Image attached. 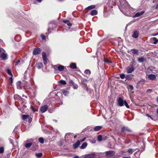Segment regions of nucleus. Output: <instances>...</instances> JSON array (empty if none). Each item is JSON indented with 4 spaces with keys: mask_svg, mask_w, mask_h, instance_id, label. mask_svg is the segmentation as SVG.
Returning <instances> with one entry per match:
<instances>
[{
    "mask_svg": "<svg viewBox=\"0 0 158 158\" xmlns=\"http://www.w3.org/2000/svg\"><path fill=\"white\" fill-rule=\"evenodd\" d=\"M4 151V148L3 147L0 148V153H3Z\"/></svg>",
    "mask_w": 158,
    "mask_h": 158,
    "instance_id": "43",
    "label": "nucleus"
},
{
    "mask_svg": "<svg viewBox=\"0 0 158 158\" xmlns=\"http://www.w3.org/2000/svg\"><path fill=\"white\" fill-rule=\"evenodd\" d=\"M133 75L132 74H129L126 76L125 77L126 79L127 80H129L132 78Z\"/></svg>",
    "mask_w": 158,
    "mask_h": 158,
    "instance_id": "19",
    "label": "nucleus"
},
{
    "mask_svg": "<svg viewBox=\"0 0 158 158\" xmlns=\"http://www.w3.org/2000/svg\"><path fill=\"white\" fill-rule=\"evenodd\" d=\"M57 101H56V102L57 103H59L60 105H62V102L61 101V99H56Z\"/></svg>",
    "mask_w": 158,
    "mask_h": 158,
    "instance_id": "39",
    "label": "nucleus"
},
{
    "mask_svg": "<svg viewBox=\"0 0 158 158\" xmlns=\"http://www.w3.org/2000/svg\"><path fill=\"white\" fill-rule=\"evenodd\" d=\"M119 8L122 12L127 16H128V14L131 12L130 6L125 0H122L120 2Z\"/></svg>",
    "mask_w": 158,
    "mask_h": 158,
    "instance_id": "1",
    "label": "nucleus"
},
{
    "mask_svg": "<svg viewBox=\"0 0 158 158\" xmlns=\"http://www.w3.org/2000/svg\"><path fill=\"white\" fill-rule=\"evenodd\" d=\"M124 104L127 108H129V106L126 101L123 100V99H118L117 105L118 106H123Z\"/></svg>",
    "mask_w": 158,
    "mask_h": 158,
    "instance_id": "3",
    "label": "nucleus"
},
{
    "mask_svg": "<svg viewBox=\"0 0 158 158\" xmlns=\"http://www.w3.org/2000/svg\"><path fill=\"white\" fill-rule=\"evenodd\" d=\"M105 62L107 63H109L110 62L107 60H106Z\"/></svg>",
    "mask_w": 158,
    "mask_h": 158,
    "instance_id": "57",
    "label": "nucleus"
},
{
    "mask_svg": "<svg viewBox=\"0 0 158 158\" xmlns=\"http://www.w3.org/2000/svg\"><path fill=\"white\" fill-rule=\"evenodd\" d=\"M146 115L148 116V117H149L152 119V117H151V116H150V115L149 114H146Z\"/></svg>",
    "mask_w": 158,
    "mask_h": 158,
    "instance_id": "52",
    "label": "nucleus"
},
{
    "mask_svg": "<svg viewBox=\"0 0 158 158\" xmlns=\"http://www.w3.org/2000/svg\"><path fill=\"white\" fill-rule=\"evenodd\" d=\"M32 145V143H27L25 144V146L27 148H30Z\"/></svg>",
    "mask_w": 158,
    "mask_h": 158,
    "instance_id": "25",
    "label": "nucleus"
},
{
    "mask_svg": "<svg viewBox=\"0 0 158 158\" xmlns=\"http://www.w3.org/2000/svg\"><path fill=\"white\" fill-rule=\"evenodd\" d=\"M139 32L137 31H134L133 34L132 35V37L135 38H137L139 36Z\"/></svg>",
    "mask_w": 158,
    "mask_h": 158,
    "instance_id": "12",
    "label": "nucleus"
},
{
    "mask_svg": "<svg viewBox=\"0 0 158 158\" xmlns=\"http://www.w3.org/2000/svg\"><path fill=\"white\" fill-rule=\"evenodd\" d=\"M87 145V143L86 142H84L80 147L81 149L85 148Z\"/></svg>",
    "mask_w": 158,
    "mask_h": 158,
    "instance_id": "20",
    "label": "nucleus"
},
{
    "mask_svg": "<svg viewBox=\"0 0 158 158\" xmlns=\"http://www.w3.org/2000/svg\"><path fill=\"white\" fill-rule=\"evenodd\" d=\"M144 60V58L143 57H141L138 58V61L140 62H142Z\"/></svg>",
    "mask_w": 158,
    "mask_h": 158,
    "instance_id": "27",
    "label": "nucleus"
},
{
    "mask_svg": "<svg viewBox=\"0 0 158 158\" xmlns=\"http://www.w3.org/2000/svg\"><path fill=\"white\" fill-rule=\"evenodd\" d=\"M69 93V92L68 91H64L63 92V93L65 95H67Z\"/></svg>",
    "mask_w": 158,
    "mask_h": 158,
    "instance_id": "44",
    "label": "nucleus"
},
{
    "mask_svg": "<svg viewBox=\"0 0 158 158\" xmlns=\"http://www.w3.org/2000/svg\"><path fill=\"white\" fill-rule=\"evenodd\" d=\"M152 91V89H148L146 91V92L147 93H150Z\"/></svg>",
    "mask_w": 158,
    "mask_h": 158,
    "instance_id": "47",
    "label": "nucleus"
},
{
    "mask_svg": "<svg viewBox=\"0 0 158 158\" xmlns=\"http://www.w3.org/2000/svg\"><path fill=\"white\" fill-rule=\"evenodd\" d=\"M120 77L122 79H124L125 78V77H126L125 76V74H120Z\"/></svg>",
    "mask_w": 158,
    "mask_h": 158,
    "instance_id": "41",
    "label": "nucleus"
},
{
    "mask_svg": "<svg viewBox=\"0 0 158 158\" xmlns=\"http://www.w3.org/2000/svg\"><path fill=\"white\" fill-rule=\"evenodd\" d=\"M37 1H38L39 2H42V0H36Z\"/></svg>",
    "mask_w": 158,
    "mask_h": 158,
    "instance_id": "59",
    "label": "nucleus"
},
{
    "mask_svg": "<svg viewBox=\"0 0 158 158\" xmlns=\"http://www.w3.org/2000/svg\"><path fill=\"white\" fill-rule=\"evenodd\" d=\"M83 158H94V157L91 154H88L85 156Z\"/></svg>",
    "mask_w": 158,
    "mask_h": 158,
    "instance_id": "28",
    "label": "nucleus"
},
{
    "mask_svg": "<svg viewBox=\"0 0 158 158\" xmlns=\"http://www.w3.org/2000/svg\"><path fill=\"white\" fill-rule=\"evenodd\" d=\"M39 142L42 144H43L44 142V139L42 137H40L39 139Z\"/></svg>",
    "mask_w": 158,
    "mask_h": 158,
    "instance_id": "32",
    "label": "nucleus"
},
{
    "mask_svg": "<svg viewBox=\"0 0 158 158\" xmlns=\"http://www.w3.org/2000/svg\"><path fill=\"white\" fill-rule=\"evenodd\" d=\"M7 73L10 75L11 76V77H13V75L12 74V73L11 72V70L9 69H7Z\"/></svg>",
    "mask_w": 158,
    "mask_h": 158,
    "instance_id": "34",
    "label": "nucleus"
},
{
    "mask_svg": "<svg viewBox=\"0 0 158 158\" xmlns=\"http://www.w3.org/2000/svg\"><path fill=\"white\" fill-rule=\"evenodd\" d=\"M129 87L131 90H133V87L132 85H129Z\"/></svg>",
    "mask_w": 158,
    "mask_h": 158,
    "instance_id": "50",
    "label": "nucleus"
},
{
    "mask_svg": "<svg viewBox=\"0 0 158 158\" xmlns=\"http://www.w3.org/2000/svg\"><path fill=\"white\" fill-rule=\"evenodd\" d=\"M42 153H37L35 154V155L37 158H40L42 156Z\"/></svg>",
    "mask_w": 158,
    "mask_h": 158,
    "instance_id": "30",
    "label": "nucleus"
},
{
    "mask_svg": "<svg viewBox=\"0 0 158 158\" xmlns=\"http://www.w3.org/2000/svg\"><path fill=\"white\" fill-rule=\"evenodd\" d=\"M131 130L127 127H122L121 132L126 133L127 132H131Z\"/></svg>",
    "mask_w": 158,
    "mask_h": 158,
    "instance_id": "8",
    "label": "nucleus"
},
{
    "mask_svg": "<svg viewBox=\"0 0 158 158\" xmlns=\"http://www.w3.org/2000/svg\"><path fill=\"white\" fill-rule=\"evenodd\" d=\"M59 82L61 84L63 85H65L66 84V82L64 80H60V81Z\"/></svg>",
    "mask_w": 158,
    "mask_h": 158,
    "instance_id": "37",
    "label": "nucleus"
},
{
    "mask_svg": "<svg viewBox=\"0 0 158 158\" xmlns=\"http://www.w3.org/2000/svg\"><path fill=\"white\" fill-rule=\"evenodd\" d=\"M70 66L73 69H75L77 68V66L76 64L75 63H71Z\"/></svg>",
    "mask_w": 158,
    "mask_h": 158,
    "instance_id": "23",
    "label": "nucleus"
},
{
    "mask_svg": "<svg viewBox=\"0 0 158 158\" xmlns=\"http://www.w3.org/2000/svg\"><path fill=\"white\" fill-rule=\"evenodd\" d=\"M85 73L86 74L89 75L91 73L89 69H86V70H85Z\"/></svg>",
    "mask_w": 158,
    "mask_h": 158,
    "instance_id": "38",
    "label": "nucleus"
},
{
    "mask_svg": "<svg viewBox=\"0 0 158 158\" xmlns=\"http://www.w3.org/2000/svg\"><path fill=\"white\" fill-rule=\"evenodd\" d=\"M42 58L43 59H47L46 56V54L44 52H42Z\"/></svg>",
    "mask_w": 158,
    "mask_h": 158,
    "instance_id": "33",
    "label": "nucleus"
},
{
    "mask_svg": "<svg viewBox=\"0 0 158 158\" xmlns=\"http://www.w3.org/2000/svg\"><path fill=\"white\" fill-rule=\"evenodd\" d=\"M63 22L67 24V25L69 27L71 26L72 25V24L68 20H63Z\"/></svg>",
    "mask_w": 158,
    "mask_h": 158,
    "instance_id": "22",
    "label": "nucleus"
},
{
    "mask_svg": "<svg viewBox=\"0 0 158 158\" xmlns=\"http://www.w3.org/2000/svg\"><path fill=\"white\" fill-rule=\"evenodd\" d=\"M145 11L143 10L140 12H137L135 14L134 16L133 17H138L141 15L145 13Z\"/></svg>",
    "mask_w": 158,
    "mask_h": 158,
    "instance_id": "11",
    "label": "nucleus"
},
{
    "mask_svg": "<svg viewBox=\"0 0 158 158\" xmlns=\"http://www.w3.org/2000/svg\"><path fill=\"white\" fill-rule=\"evenodd\" d=\"M31 108L32 110L34 111V112H35V110L34 109V107L32 106H31Z\"/></svg>",
    "mask_w": 158,
    "mask_h": 158,
    "instance_id": "51",
    "label": "nucleus"
},
{
    "mask_svg": "<svg viewBox=\"0 0 158 158\" xmlns=\"http://www.w3.org/2000/svg\"><path fill=\"white\" fill-rule=\"evenodd\" d=\"M7 55L6 54L4 53H2L1 55V57L4 60H5L7 59Z\"/></svg>",
    "mask_w": 158,
    "mask_h": 158,
    "instance_id": "16",
    "label": "nucleus"
},
{
    "mask_svg": "<svg viewBox=\"0 0 158 158\" xmlns=\"http://www.w3.org/2000/svg\"><path fill=\"white\" fill-rule=\"evenodd\" d=\"M131 51H132V53L134 54H138V51L137 49H133L131 50Z\"/></svg>",
    "mask_w": 158,
    "mask_h": 158,
    "instance_id": "24",
    "label": "nucleus"
},
{
    "mask_svg": "<svg viewBox=\"0 0 158 158\" xmlns=\"http://www.w3.org/2000/svg\"><path fill=\"white\" fill-rule=\"evenodd\" d=\"M43 64L42 62H38L37 65V67L38 69H40L42 66Z\"/></svg>",
    "mask_w": 158,
    "mask_h": 158,
    "instance_id": "26",
    "label": "nucleus"
},
{
    "mask_svg": "<svg viewBox=\"0 0 158 158\" xmlns=\"http://www.w3.org/2000/svg\"><path fill=\"white\" fill-rule=\"evenodd\" d=\"M32 120V118L31 117L29 118H28V122L29 123H31Z\"/></svg>",
    "mask_w": 158,
    "mask_h": 158,
    "instance_id": "48",
    "label": "nucleus"
},
{
    "mask_svg": "<svg viewBox=\"0 0 158 158\" xmlns=\"http://www.w3.org/2000/svg\"><path fill=\"white\" fill-rule=\"evenodd\" d=\"M69 82L70 84V85L73 86V88L74 89H77L78 88V85L77 84H75L73 80H70L69 81Z\"/></svg>",
    "mask_w": 158,
    "mask_h": 158,
    "instance_id": "9",
    "label": "nucleus"
},
{
    "mask_svg": "<svg viewBox=\"0 0 158 158\" xmlns=\"http://www.w3.org/2000/svg\"><path fill=\"white\" fill-rule=\"evenodd\" d=\"M54 131L55 132H56V133L59 134V132L58 131V130L57 129H55L54 130Z\"/></svg>",
    "mask_w": 158,
    "mask_h": 158,
    "instance_id": "53",
    "label": "nucleus"
},
{
    "mask_svg": "<svg viewBox=\"0 0 158 158\" xmlns=\"http://www.w3.org/2000/svg\"><path fill=\"white\" fill-rule=\"evenodd\" d=\"M98 141L100 142L102 140V137L101 135H99L98 137Z\"/></svg>",
    "mask_w": 158,
    "mask_h": 158,
    "instance_id": "35",
    "label": "nucleus"
},
{
    "mask_svg": "<svg viewBox=\"0 0 158 158\" xmlns=\"http://www.w3.org/2000/svg\"><path fill=\"white\" fill-rule=\"evenodd\" d=\"M98 12L96 10H92L90 13V15L92 16H94L97 15Z\"/></svg>",
    "mask_w": 158,
    "mask_h": 158,
    "instance_id": "21",
    "label": "nucleus"
},
{
    "mask_svg": "<svg viewBox=\"0 0 158 158\" xmlns=\"http://www.w3.org/2000/svg\"><path fill=\"white\" fill-rule=\"evenodd\" d=\"M48 106L47 105H44L42 106L40 108V111L42 113L45 112L47 110Z\"/></svg>",
    "mask_w": 158,
    "mask_h": 158,
    "instance_id": "10",
    "label": "nucleus"
},
{
    "mask_svg": "<svg viewBox=\"0 0 158 158\" xmlns=\"http://www.w3.org/2000/svg\"><path fill=\"white\" fill-rule=\"evenodd\" d=\"M82 85L83 88L85 90L87 91L88 92V93L91 94L92 91V89L90 88H89L88 87L86 83H82Z\"/></svg>",
    "mask_w": 158,
    "mask_h": 158,
    "instance_id": "5",
    "label": "nucleus"
},
{
    "mask_svg": "<svg viewBox=\"0 0 158 158\" xmlns=\"http://www.w3.org/2000/svg\"><path fill=\"white\" fill-rule=\"evenodd\" d=\"M79 157L78 156H76L74 157H73L72 158H79Z\"/></svg>",
    "mask_w": 158,
    "mask_h": 158,
    "instance_id": "56",
    "label": "nucleus"
},
{
    "mask_svg": "<svg viewBox=\"0 0 158 158\" xmlns=\"http://www.w3.org/2000/svg\"><path fill=\"white\" fill-rule=\"evenodd\" d=\"M105 153L107 157H110L114 156L115 154V152L114 151H110L106 152Z\"/></svg>",
    "mask_w": 158,
    "mask_h": 158,
    "instance_id": "6",
    "label": "nucleus"
},
{
    "mask_svg": "<svg viewBox=\"0 0 158 158\" xmlns=\"http://www.w3.org/2000/svg\"><path fill=\"white\" fill-rule=\"evenodd\" d=\"M102 128V127L101 126H97L95 127L94 129V131H98L100 130Z\"/></svg>",
    "mask_w": 158,
    "mask_h": 158,
    "instance_id": "18",
    "label": "nucleus"
},
{
    "mask_svg": "<svg viewBox=\"0 0 158 158\" xmlns=\"http://www.w3.org/2000/svg\"><path fill=\"white\" fill-rule=\"evenodd\" d=\"M85 139H86V138H85V137L83 139H82V141H84L85 140Z\"/></svg>",
    "mask_w": 158,
    "mask_h": 158,
    "instance_id": "60",
    "label": "nucleus"
},
{
    "mask_svg": "<svg viewBox=\"0 0 158 158\" xmlns=\"http://www.w3.org/2000/svg\"><path fill=\"white\" fill-rule=\"evenodd\" d=\"M21 97L18 95H15L14 96V99H20Z\"/></svg>",
    "mask_w": 158,
    "mask_h": 158,
    "instance_id": "42",
    "label": "nucleus"
},
{
    "mask_svg": "<svg viewBox=\"0 0 158 158\" xmlns=\"http://www.w3.org/2000/svg\"><path fill=\"white\" fill-rule=\"evenodd\" d=\"M48 32L50 33L51 32V29L49 28L48 29Z\"/></svg>",
    "mask_w": 158,
    "mask_h": 158,
    "instance_id": "55",
    "label": "nucleus"
},
{
    "mask_svg": "<svg viewBox=\"0 0 158 158\" xmlns=\"http://www.w3.org/2000/svg\"><path fill=\"white\" fill-rule=\"evenodd\" d=\"M154 42L153 44H156L158 42V39L156 37H153L152 38Z\"/></svg>",
    "mask_w": 158,
    "mask_h": 158,
    "instance_id": "29",
    "label": "nucleus"
},
{
    "mask_svg": "<svg viewBox=\"0 0 158 158\" xmlns=\"http://www.w3.org/2000/svg\"><path fill=\"white\" fill-rule=\"evenodd\" d=\"M79 141H80V143L81 142H83V141H82V139H81V140H80Z\"/></svg>",
    "mask_w": 158,
    "mask_h": 158,
    "instance_id": "64",
    "label": "nucleus"
},
{
    "mask_svg": "<svg viewBox=\"0 0 158 158\" xmlns=\"http://www.w3.org/2000/svg\"><path fill=\"white\" fill-rule=\"evenodd\" d=\"M41 52V49L40 48H35L33 50V54L34 55H36L39 54Z\"/></svg>",
    "mask_w": 158,
    "mask_h": 158,
    "instance_id": "7",
    "label": "nucleus"
},
{
    "mask_svg": "<svg viewBox=\"0 0 158 158\" xmlns=\"http://www.w3.org/2000/svg\"><path fill=\"white\" fill-rule=\"evenodd\" d=\"M17 36H15V40H17V41H19L20 40V37H19V40H17Z\"/></svg>",
    "mask_w": 158,
    "mask_h": 158,
    "instance_id": "54",
    "label": "nucleus"
},
{
    "mask_svg": "<svg viewBox=\"0 0 158 158\" xmlns=\"http://www.w3.org/2000/svg\"><path fill=\"white\" fill-rule=\"evenodd\" d=\"M123 158H131L130 157H123Z\"/></svg>",
    "mask_w": 158,
    "mask_h": 158,
    "instance_id": "61",
    "label": "nucleus"
},
{
    "mask_svg": "<svg viewBox=\"0 0 158 158\" xmlns=\"http://www.w3.org/2000/svg\"><path fill=\"white\" fill-rule=\"evenodd\" d=\"M134 69L135 68L133 65V63L131 62L130 66L127 68V73H131L134 70Z\"/></svg>",
    "mask_w": 158,
    "mask_h": 158,
    "instance_id": "4",
    "label": "nucleus"
},
{
    "mask_svg": "<svg viewBox=\"0 0 158 158\" xmlns=\"http://www.w3.org/2000/svg\"><path fill=\"white\" fill-rule=\"evenodd\" d=\"M41 37L43 40H45V38H46L45 36L44 35H41Z\"/></svg>",
    "mask_w": 158,
    "mask_h": 158,
    "instance_id": "46",
    "label": "nucleus"
},
{
    "mask_svg": "<svg viewBox=\"0 0 158 158\" xmlns=\"http://www.w3.org/2000/svg\"><path fill=\"white\" fill-rule=\"evenodd\" d=\"M148 77L152 80H154L156 78V76L154 74H150L148 75Z\"/></svg>",
    "mask_w": 158,
    "mask_h": 158,
    "instance_id": "14",
    "label": "nucleus"
},
{
    "mask_svg": "<svg viewBox=\"0 0 158 158\" xmlns=\"http://www.w3.org/2000/svg\"><path fill=\"white\" fill-rule=\"evenodd\" d=\"M12 77H11L9 78V80L10 81V84L11 85H12L13 84V79Z\"/></svg>",
    "mask_w": 158,
    "mask_h": 158,
    "instance_id": "40",
    "label": "nucleus"
},
{
    "mask_svg": "<svg viewBox=\"0 0 158 158\" xmlns=\"http://www.w3.org/2000/svg\"><path fill=\"white\" fill-rule=\"evenodd\" d=\"M95 7V6L94 5H92L85 8L84 10L87 11L91 9L94 8Z\"/></svg>",
    "mask_w": 158,
    "mask_h": 158,
    "instance_id": "13",
    "label": "nucleus"
},
{
    "mask_svg": "<svg viewBox=\"0 0 158 158\" xmlns=\"http://www.w3.org/2000/svg\"><path fill=\"white\" fill-rule=\"evenodd\" d=\"M158 35V33H157V34H155V35H153V36H156V35Z\"/></svg>",
    "mask_w": 158,
    "mask_h": 158,
    "instance_id": "63",
    "label": "nucleus"
},
{
    "mask_svg": "<svg viewBox=\"0 0 158 158\" xmlns=\"http://www.w3.org/2000/svg\"><path fill=\"white\" fill-rule=\"evenodd\" d=\"M156 9H158V4L156 5V7H155Z\"/></svg>",
    "mask_w": 158,
    "mask_h": 158,
    "instance_id": "58",
    "label": "nucleus"
},
{
    "mask_svg": "<svg viewBox=\"0 0 158 158\" xmlns=\"http://www.w3.org/2000/svg\"><path fill=\"white\" fill-rule=\"evenodd\" d=\"M156 113L157 114H158V108L156 110Z\"/></svg>",
    "mask_w": 158,
    "mask_h": 158,
    "instance_id": "62",
    "label": "nucleus"
},
{
    "mask_svg": "<svg viewBox=\"0 0 158 158\" xmlns=\"http://www.w3.org/2000/svg\"><path fill=\"white\" fill-rule=\"evenodd\" d=\"M133 150L132 148L129 149L127 151V152L129 153H130V154H132L133 153Z\"/></svg>",
    "mask_w": 158,
    "mask_h": 158,
    "instance_id": "36",
    "label": "nucleus"
},
{
    "mask_svg": "<svg viewBox=\"0 0 158 158\" xmlns=\"http://www.w3.org/2000/svg\"><path fill=\"white\" fill-rule=\"evenodd\" d=\"M17 88L19 89H22L21 82L20 81H18L17 83Z\"/></svg>",
    "mask_w": 158,
    "mask_h": 158,
    "instance_id": "17",
    "label": "nucleus"
},
{
    "mask_svg": "<svg viewBox=\"0 0 158 158\" xmlns=\"http://www.w3.org/2000/svg\"><path fill=\"white\" fill-rule=\"evenodd\" d=\"M54 69V72L55 73H59L60 72L63 71L64 68V67L60 64L54 65L53 66Z\"/></svg>",
    "mask_w": 158,
    "mask_h": 158,
    "instance_id": "2",
    "label": "nucleus"
},
{
    "mask_svg": "<svg viewBox=\"0 0 158 158\" xmlns=\"http://www.w3.org/2000/svg\"><path fill=\"white\" fill-rule=\"evenodd\" d=\"M80 144V141L79 140H78L77 142L73 144V147L74 149L77 148Z\"/></svg>",
    "mask_w": 158,
    "mask_h": 158,
    "instance_id": "15",
    "label": "nucleus"
},
{
    "mask_svg": "<svg viewBox=\"0 0 158 158\" xmlns=\"http://www.w3.org/2000/svg\"><path fill=\"white\" fill-rule=\"evenodd\" d=\"M22 116L23 119L24 120L29 117V115L23 114Z\"/></svg>",
    "mask_w": 158,
    "mask_h": 158,
    "instance_id": "31",
    "label": "nucleus"
},
{
    "mask_svg": "<svg viewBox=\"0 0 158 158\" xmlns=\"http://www.w3.org/2000/svg\"><path fill=\"white\" fill-rule=\"evenodd\" d=\"M44 60V63L45 65L47 63V59H43Z\"/></svg>",
    "mask_w": 158,
    "mask_h": 158,
    "instance_id": "45",
    "label": "nucleus"
},
{
    "mask_svg": "<svg viewBox=\"0 0 158 158\" xmlns=\"http://www.w3.org/2000/svg\"><path fill=\"white\" fill-rule=\"evenodd\" d=\"M20 62V60H17V61L15 63V65H17L19 64Z\"/></svg>",
    "mask_w": 158,
    "mask_h": 158,
    "instance_id": "49",
    "label": "nucleus"
}]
</instances>
